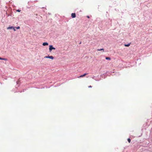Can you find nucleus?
Segmentation results:
<instances>
[{
  "mask_svg": "<svg viewBox=\"0 0 152 152\" xmlns=\"http://www.w3.org/2000/svg\"><path fill=\"white\" fill-rule=\"evenodd\" d=\"M49 49L50 51V52H51V51L52 50H53V49L55 50V48H54L53 47V46L52 45H50L49 46Z\"/></svg>",
  "mask_w": 152,
  "mask_h": 152,
  "instance_id": "f257e3e1",
  "label": "nucleus"
},
{
  "mask_svg": "<svg viewBox=\"0 0 152 152\" xmlns=\"http://www.w3.org/2000/svg\"><path fill=\"white\" fill-rule=\"evenodd\" d=\"M87 74H88L87 73H85L84 74H83V75H81L79 77H78L80 78V77H83L85 76L86 75H87Z\"/></svg>",
  "mask_w": 152,
  "mask_h": 152,
  "instance_id": "f03ea898",
  "label": "nucleus"
},
{
  "mask_svg": "<svg viewBox=\"0 0 152 152\" xmlns=\"http://www.w3.org/2000/svg\"><path fill=\"white\" fill-rule=\"evenodd\" d=\"M71 16L72 18H75L76 17V14L75 13H72L71 14Z\"/></svg>",
  "mask_w": 152,
  "mask_h": 152,
  "instance_id": "7ed1b4c3",
  "label": "nucleus"
},
{
  "mask_svg": "<svg viewBox=\"0 0 152 152\" xmlns=\"http://www.w3.org/2000/svg\"><path fill=\"white\" fill-rule=\"evenodd\" d=\"M42 45L43 46L48 45V43L47 42H44L43 43Z\"/></svg>",
  "mask_w": 152,
  "mask_h": 152,
  "instance_id": "20e7f679",
  "label": "nucleus"
},
{
  "mask_svg": "<svg viewBox=\"0 0 152 152\" xmlns=\"http://www.w3.org/2000/svg\"><path fill=\"white\" fill-rule=\"evenodd\" d=\"M48 58L51 59H53L54 58L52 56H48Z\"/></svg>",
  "mask_w": 152,
  "mask_h": 152,
  "instance_id": "39448f33",
  "label": "nucleus"
},
{
  "mask_svg": "<svg viewBox=\"0 0 152 152\" xmlns=\"http://www.w3.org/2000/svg\"><path fill=\"white\" fill-rule=\"evenodd\" d=\"M130 45V43H129L127 44H125L124 45V46L125 47H129V46Z\"/></svg>",
  "mask_w": 152,
  "mask_h": 152,
  "instance_id": "423d86ee",
  "label": "nucleus"
},
{
  "mask_svg": "<svg viewBox=\"0 0 152 152\" xmlns=\"http://www.w3.org/2000/svg\"><path fill=\"white\" fill-rule=\"evenodd\" d=\"M105 59L106 60H111L110 58V57H106Z\"/></svg>",
  "mask_w": 152,
  "mask_h": 152,
  "instance_id": "0eeeda50",
  "label": "nucleus"
},
{
  "mask_svg": "<svg viewBox=\"0 0 152 152\" xmlns=\"http://www.w3.org/2000/svg\"><path fill=\"white\" fill-rule=\"evenodd\" d=\"M13 28V26H11V27H8L7 28V29H12Z\"/></svg>",
  "mask_w": 152,
  "mask_h": 152,
  "instance_id": "6e6552de",
  "label": "nucleus"
},
{
  "mask_svg": "<svg viewBox=\"0 0 152 152\" xmlns=\"http://www.w3.org/2000/svg\"><path fill=\"white\" fill-rule=\"evenodd\" d=\"M0 60H5V61H6V60H7V59L6 58H0Z\"/></svg>",
  "mask_w": 152,
  "mask_h": 152,
  "instance_id": "1a4fd4ad",
  "label": "nucleus"
},
{
  "mask_svg": "<svg viewBox=\"0 0 152 152\" xmlns=\"http://www.w3.org/2000/svg\"><path fill=\"white\" fill-rule=\"evenodd\" d=\"M97 50L98 51H101V50H103V51H104V49L103 48H102V49H98Z\"/></svg>",
  "mask_w": 152,
  "mask_h": 152,
  "instance_id": "9d476101",
  "label": "nucleus"
},
{
  "mask_svg": "<svg viewBox=\"0 0 152 152\" xmlns=\"http://www.w3.org/2000/svg\"><path fill=\"white\" fill-rule=\"evenodd\" d=\"M128 142L129 143H130L131 142V140L130 138H128L127 140Z\"/></svg>",
  "mask_w": 152,
  "mask_h": 152,
  "instance_id": "9b49d317",
  "label": "nucleus"
},
{
  "mask_svg": "<svg viewBox=\"0 0 152 152\" xmlns=\"http://www.w3.org/2000/svg\"><path fill=\"white\" fill-rule=\"evenodd\" d=\"M16 28H17V29H19L20 28V27L19 26H18V27H16Z\"/></svg>",
  "mask_w": 152,
  "mask_h": 152,
  "instance_id": "f8f14e48",
  "label": "nucleus"
},
{
  "mask_svg": "<svg viewBox=\"0 0 152 152\" xmlns=\"http://www.w3.org/2000/svg\"><path fill=\"white\" fill-rule=\"evenodd\" d=\"M45 58H48V56H46L44 57Z\"/></svg>",
  "mask_w": 152,
  "mask_h": 152,
  "instance_id": "ddd939ff",
  "label": "nucleus"
},
{
  "mask_svg": "<svg viewBox=\"0 0 152 152\" xmlns=\"http://www.w3.org/2000/svg\"><path fill=\"white\" fill-rule=\"evenodd\" d=\"M17 11L18 12H20V10H17Z\"/></svg>",
  "mask_w": 152,
  "mask_h": 152,
  "instance_id": "4468645a",
  "label": "nucleus"
},
{
  "mask_svg": "<svg viewBox=\"0 0 152 152\" xmlns=\"http://www.w3.org/2000/svg\"><path fill=\"white\" fill-rule=\"evenodd\" d=\"M89 88H91L92 86H88Z\"/></svg>",
  "mask_w": 152,
  "mask_h": 152,
  "instance_id": "2eb2a0df",
  "label": "nucleus"
},
{
  "mask_svg": "<svg viewBox=\"0 0 152 152\" xmlns=\"http://www.w3.org/2000/svg\"><path fill=\"white\" fill-rule=\"evenodd\" d=\"M13 28V29H14V31H15L16 30H15V28Z\"/></svg>",
  "mask_w": 152,
  "mask_h": 152,
  "instance_id": "dca6fc26",
  "label": "nucleus"
},
{
  "mask_svg": "<svg viewBox=\"0 0 152 152\" xmlns=\"http://www.w3.org/2000/svg\"><path fill=\"white\" fill-rule=\"evenodd\" d=\"M87 17L88 18H89V16H87Z\"/></svg>",
  "mask_w": 152,
  "mask_h": 152,
  "instance_id": "f3484780",
  "label": "nucleus"
},
{
  "mask_svg": "<svg viewBox=\"0 0 152 152\" xmlns=\"http://www.w3.org/2000/svg\"><path fill=\"white\" fill-rule=\"evenodd\" d=\"M81 42H80V44H81Z\"/></svg>",
  "mask_w": 152,
  "mask_h": 152,
  "instance_id": "a211bd4d",
  "label": "nucleus"
}]
</instances>
